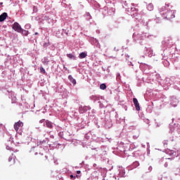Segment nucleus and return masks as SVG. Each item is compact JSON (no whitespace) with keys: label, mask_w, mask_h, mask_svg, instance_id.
<instances>
[{"label":"nucleus","mask_w":180,"mask_h":180,"mask_svg":"<svg viewBox=\"0 0 180 180\" xmlns=\"http://www.w3.org/2000/svg\"><path fill=\"white\" fill-rule=\"evenodd\" d=\"M12 29L15 30V32H17L18 33H22V27L18 22H14L13 24Z\"/></svg>","instance_id":"1"},{"label":"nucleus","mask_w":180,"mask_h":180,"mask_svg":"<svg viewBox=\"0 0 180 180\" xmlns=\"http://www.w3.org/2000/svg\"><path fill=\"white\" fill-rule=\"evenodd\" d=\"M21 126H23V122H22L21 121L15 122L14 124V129L15 131H18L19 130V127H20Z\"/></svg>","instance_id":"2"},{"label":"nucleus","mask_w":180,"mask_h":180,"mask_svg":"<svg viewBox=\"0 0 180 180\" xmlns=\"http://www.w3.org/2000/svg\"><path fill=\"white\" fill-rule=\"evenodd\" d=\"M133 102H134L136 110H140V103H139V101L137 100V98H134Z\"/></svg>","instance_id":"3"},{"label":"nucleus","mask_w":180,"mask_h":180,"mask_svg":"<svg viewBox=\"0 0 180 180\" xmlns=\"http://www.w3.org/2000/svg\"><path fill=\"white\" fill-rule=\"evenodd\" d=\"M15 160L12 157H9L8 159V167H12V165H15Z\"/></svg>","instance_id":"4"},{"label":"nucleus","mask_w":180,"mask_h":180,"mask_svg":"<svg viewBox=\"0 0 180 180\" xmlns=\"http://www.w3.org/2000/svg\"><path fill=\"white\" fill-rule=\"evenodd\" d=\"M6 18H8V13H3L0 15V22H4V20H5V19H6Z\"/></svg>","instance_id":"5"},{"label":"nucleus","mask_w":180,"mask_h":180,"mask_svg":"<svg viewBox=\"0 0 180 180\" xmlns=\"http://www.w3.org/2000/svg\"><path fill=\"white\" fill-rule=\"evenodd\" d=\"M68 79L72 84V85H76L77 84V80H75V79L72 78V75L68 76Z\"/></svg>","instance_id":"6"},{"label":"nucleus","mask_w":180,"mask_h":180,"mask_svg":"<svg viewBox=\"0 0 180 180\" xmlns=\"http://www.w3.org/2000/svg\"><path fill=\"white\" fill-rule=\"evenodd\" d=\"M67 57L70 58V60H77V58H75V56H74L72 53L67 54Z\"/></svg>","instance_id":"7"},{"label":"nucleus","mask_w":180,"mask_h":180,"mask_svg":"<svg viewBox=\"0 0 180 180\" xmlns=\"http://www.w3.org/2000/svg\"><path fill=\"white\" fill-rule=\"evenodd\" d=\"M21 33L23 36H29V31L22 29Z\"/></svg>","instance_id":"8"},{"label":"nucleus","mask_w":180,"mask_h":180,"mask_svg":"<svg viewBox=\"0 0 180 180\" xmlns=\"http://www.w3.org/2000/svg\"><path fill=\"white\" fill-rule=\"evenodd\" d=\"M86 53L85 52H82L81 53H79V58H85V57H86Z\"/></svg>","instance_id":"9"},{"label":"nucleus","mask_w":180,"mask_h":180,"mask_svg":"<svg viewBox=\"0 0 180 180\" xmlns=\"http://www.w3.org/2000/svg\"><path fill=\"white\" fill-rule=\"evenodd\" d=\"M147 8L148 11H153L154 9V6L151 4H148Z\"/></svg>","instance_id":"10"},{"label":"nucleus","mask_w":180,"mask_h":180,"mask_svg":"<svg viewBox=\"0 0 180 180\" xmlns=\"http://www.w3.org/2000/svg\"><path fill=\"white\" fill-rule=\"evenodd\" d=\"M46 126L49 128L51 129V127H53V124H51V122L46 121Z\"/></svg>","instance_id":"11"},{"label":"nucleus","mask_w":180,"mask_h":180,"mask_svg":"<svg viewBox=\"0 0 180 180\" xmlns=\"http://www.w3.org/2000/svg\"><path fill=\"white\" fill-rule=\"evenodd\" d=\"M100 89H103V90L106 89V84H101L100 85Z\"/></svg>","instance_id":"12"},{"label":"nucleus","mask_w":180,"mask_h":180,"mask_svg":"<svg viewBox=\"0 0 180 180\" xmlns=\"http://www.w3.org/2000/svg\"><path fill=\"white\" fill-rule=\"evenodd\" d=\"M40 72H41V74H46V70H44V68H40Z\"/></svg>","instance_id":"13"},{"label":"nucleus","mask_w":180,"mask_h":180,"mask_svg":"<svg viewBox=\"0 0 180 180\" xmlns=\"http://www.w3.org/2000/svg\"><path fill=\"white\" fill-rule=\"evenodd\" d=\"M33 11L34 12H37V6H34L33 7Z\"/></svg>","instance_id":"14"},{"label":"nucleus","mask_w":180,"mask_h":180,"mask_svg":"<svg viewBox=\"0 0 180 180\" xmlns=\"http://www.w3.org/2000/svg\"><path fill=\"white\" fill-rule=\"evenodd\" d=\"M70 178L71 179H75V176H74V175L72 174L70 175Z\"/></svg>","instance_id":"15"},{"label":"nucleus","mask_w":180,"mask_h":180,"mask_svg":"<svg viewBox=\"0 0 180 180\" xmlns=\"http://www.w3.org/2000/svg\"><path fill=\"white\" fill-rule=\"evenodd\" d=\"M44 119H42V120H41L40 121H39V123H43V122H44Z\"/></svg>","instance_id":"16"},{"label":"nucleus","mask_w":180,"mask_h":180,"mask_svg":"<svg viewBox=\"0 0 180 180\" xmlns=\"http://www.w3.org/2000/svg\"><path fill=\"white\" fill-rule=\"evenodd\" d=\"M34 34L35 36H37V34H39V32H35Z\"/></svg>","instance_id":"17"},{"label":"nucleus","mask_w":180,"mask_h":180,"mask_svg":"<svg viewBox=\"0 0 180 180\" xmlns=\"http://www.w3.org/2000/svg\"><path fill=\"white\" fill-rule=\"evenodd\" d=\"M77 174H81V171H77Z\"/></svg>","instance_id":"18"},{"label":"nucleus","mask_w":180,"mask_h":180,"mask_svg":"<svg viewBox=\"0 0 180 180\" xmlns=\"http://www.w3.org/2000/svg\"><path fill=\"white\" fill-rule=\"evenodd\" d=\"M134 164H135L136 165H137V164H139V162H135Z\"/></svg>","instance_id":"19"},{"label":"nucleus","mask_w":180,"mask_h":180,"mask_svg":"<svg viewBox=\"0 0 180 180\" xmlns=\"http://www.w3.org/2000/svg\"><path fill=\"white\" fill-rule=\"evenodd\" d=\"M4 3H0V5H3Z\"/></svg>","instance_id":"20"},{"label":"nucleus","mask_w":180,"mask_h":180,"mask_svg":"<svg viewBox=\"0 0 180 180\" xmlns=\"http://www.w3.org/2000/svg\"><path fill=\"white\" fill-rule=\"evenodd\" d=\"M37 153H34V155H37Z\"/></svg>","instance_id":"21"}]
</instances>
